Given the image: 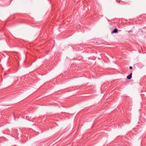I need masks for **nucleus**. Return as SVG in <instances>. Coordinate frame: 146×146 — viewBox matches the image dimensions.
<instances>
[{"label": "nucleus", "mask_w": 146, "mask_h": 146, "mask_svg": "<svg viewBox=\"0 0 146 146\" xmlns=\"http://www.w3.org/2000/svg\"><path fill=\"white\" fill-rule=\"evenodd\" d=\"M132 73H131L129 75L127 76V78L128 80L130 79L132 77Z\"/></svg>", "instance_id": "1"}, {"label": "nucleus", "mask_w": 146, "mask_h": 146, "mask_svg": "<svg viewBox=\"0 0 146 146\" xmlns=\"http://www.w3.org/2000/svg\"><path fill=\"white\" fill-rule=\"evenodd\" d=\"M117 32V29L116 28L114 29L111 32L112 34L113 33H116Z\"/></svg>", "instance_id": "2"}, {"label": "nucleus", "mask_w": 146, "mask_h": 146, "mask_svg": "<svg viewBox=\"0 0 146 146\" xmlns=\"http://www.w3.org/2000/svg\"><path fill=\"white\" fill-rule=\"evenodd\" d=\"M132 68H132V67L131 66H130L129 67V69L130 70H131V69H132Z\"/></svg>", "instance_id": "3"}, {"label": "nucleus", "mask_w": 146, "mask_h": 146, "mask_svg": "<svg viewBox=\"0 0 146 146\" xmlns=\"http://www.w3.org/2000/svg\"><path fill=\"white\" fill-rule=\"evenodd\" d=\"M117 2H118V3H119L120 2V1H117Z\"/></svg>", "instance_id": "4"}, {"label": "nucleus", "mask_w": 146, "mask_h": 146, "mask_svg": "<svg viewBox=\"0 0 146 146\" xmlns=\"http://www.w3.org/2000/svg\"><path fill=\"white\" fill-rule=\"evenodd\" d=\"M130 31H131V30H130V31H128V32H129H129H130Z\"/></svg>", "instance_id": "5"}, {"label": "nucleus", "mask_w": 146, "mask_h": 146, "mask_svg": "<svg viewBox=\"0 0 146 146\" xmlns=\"http://www.w3.org/2000/svg\"><path fill=\"white\" fill-rule=\"evenodd\" d=\"M5 74H6V73H5Z\"/></svg>", "instance_id": "6"}]
</instances>
